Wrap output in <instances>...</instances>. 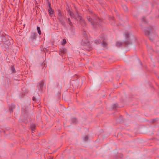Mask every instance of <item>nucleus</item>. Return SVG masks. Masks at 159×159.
I'll return each mask as SVG.
<instances>
[{
    "mask_svg": "<svg viewBox=\"0 0 159 159\" xmlns=\"http://www.w3.org/2000/svg\"><path fill=\"white\" fill-rule=\"evenodd\" d=\"M7 35L6 34H0V41L3 43L4 46L6 48H8L11 45V42H12V40H10L7 38Z\"/></svg>",
    "mask_w": 159,
    "mask_h": 159,
    "instance_id": "1",
    "label": "nucleus"
},
{
    "mask_svg": "<svg viewBox=\"0 0 159 159\" xmlns=\"http://www.w3.org/2000/svg\"><path fill=\"white\" fill-rule=\"evenodd\" d=\"M87 18L88 21L93 25L95 26L97 25L96 22L98 24L101 22V20L95 14L91 16H88Z\"/></svg>",
    "mask_w": 159,
    "mask_h": 159,
    "instance_id": "2",
    "label": "nucleus"
},
{
    "mask_svg": "<svg viewBox=\"0 0 159 159\" xmlns=\"http://www.w3.org/2000/svg\"><path fill=\"white\" fill-rule=\"evenodd\" d=\"M75 11V13L74 12H72L71 11H68V13L71 17L75 18H77V20H79L83 22L84 21L82 17L80 16L78 12L76 11Z\"/></svg>",
    "mask_w": 159,
    "mask_h": 159,
    "instance_id": "3",
    "label": "nucleus"
},
{
    "mask_svg": "<svg viewBox=\"0 0 159 159\" xmlns=\"http://www.w3.org/2000/svg\"><path fill=\"white\" fill-rule=\"evenodd\" d=\"M37 34L36 33H33L30 37V41L32 42H34L36 40Z\"/></svg>",
    "mask_w": 159,
    "mask_h": 159,
    "instance_id": "4",
    "label": "nucleus"
},
{
    "mask_svg": "<svg viewBox=\"0 0 159 159\" xmlns=\"http://www.w3.org/2000/svg\"><path fill=\"white\" fill-rule=\"evenodd\" d=\"M43 81H41L38 83L37 84V87L39 89H41L43 86Z\"/></svg>",
    "mask_w": 159,
    "mask_h": 159,
    "instance_id": "5",
    "label": "nucleus"
},
{
    "mask_svg": "<svg viewBox=\"0 0 159 159\" xmlns=\"http://www.w3.org/2000/svg\"><path fill=\"white\" fill-rule=\"evenodd\" d=\"M89 41L88 39H86L85 40L83 39L81 42V44L83 45H86L89 44Z\"/></svg>",
    "mask_w": 159,
    "mask_h": 159,
    "instance_id": "6",
    "label": "nucleus"
},
{
    "mask_svg": "<svg viewBox=\"0 0 159 159\" xmlns=\"http://www.w3.org/2000/svg\"><path fill=\"white\" fill-rule=\"evenodd\" d=\"M144 32L145 34L148 35L150 33V29L149 28H146Z\"/></svg>",
    "mask_w": 159,
    "mask_h": 159,
    "instance_id": "7",
    "label": "nucleus"
},
{
    "mask_svg": "<svg viewBox=\"0 0 159 159\" xmlns=\"http://www.w3.org/2000/svg\"><path fill=\"white\" fill-rule=\"evenodd\" d=\"M54 11H48L50 15V16H52V15H53Z\"/></svg>",
    "mask_w": 159,
    "mask_h": 159,
    "instance_id": "8",
    "label": "nucleus"
},
{
    "mask_svg": "<svg viewBox=\"0 0 159 159\" xmlns=\"http://www.w3.org/2000/svg\"><path fill=\"white\" fill-rule=\"evenodd\" d=\"M37 30H38V32L39 34H41V31L40 30V27L37 26Z\"/></svg>",
    "mask_w": 159,
    "mask_h": 159,
    "instance_id": "9",
    "label": "nucleus"
},
{
    "mask_svg": "<svg viewBox=\"0 0 159 159\" xmlns=\"http://www.w3.org/2000/svg\"><path fill=\"white\" fill-rule=\"evenodd\" d=\"M11 71L12 73H14L15 72V69L14 66H12L11 68Z\"/></svg>",
    "mask_w": 159,
    "mask_h": 159,
    "instance_id": "10",
    "label": "nucleus"
},
{
    "mask_svg": "<svg viewBox=\"0 0 159 159\" xmlns=\"http://www.w3.org/2000/svg\"><path fill=\"white\" fill-rule=\"evenodd\" d=\"M88 136L87 135H86L84 138V140L85 141H87L88 139Z\"/></svg>",
    "mask_w": 159,
    "mask_h": 159,
    "instance_id": "11",
    "label": "nucleus"
},
{
    "mask_svg": "<svg viewBox=\"0 0 159 159\" xmlns=\"http://www.w3.org/2000/svg\"><path fill=\"white\" fill-rule=\"evenodd\" d=\"M102 45L103 47H106L107 45V43H106V42H105L104 41H103Z\"/></svg>",
    "mask_w": 159,
    "mask_h": 159,
    "instance_id": "12",
    "label": "nucleus"
},
{
    "mask_svg": "<svg viewBox=\"0 0 159 159\" xmlns=\"http://www.w3.org/2000/svg\"><path fill=\"white\" fill-rule=\"evenodd\" d=\"M66 43V41L65 39H63L62 40L61 42V43L62 44H65Z\"/></svg>",
    "mask_w": 159,
    "mask_h": 159,
    "instance_id": "13",
    "label": "nucleus"
},
{
    "mask_svg": "<svg viewBox=\"0 0 159 159\" xmlns=\"http://www.w3.org/2000/svg\"><path fill=\"white\" fill-rule=\"evenodd\" d=\"M125 37L126 38H128L129 37V33H126L125 34Z\"/></svg>",
    "mask_w": 159,
    "mask_h": 159,
    "instance_id": "14",
    "label": "nucleus"
},
{
    "mask_svg": "<svg viewBox=\"0 0 159 159\" xmlns=\"http://www.w3.org/2000/svg\"><path fill=\"white\" fill-rule=\"evenodd\" d=\"M67 21L68 23H69V25L71 26L72 25V23L71 22L70 19L69 18H68L67 20Z\"/></svg>",
    "mask_w": 159,
    "mask_h": 159,
    "instance_id": "15",
    "label": "nucleus"
},
{
    "mask_svg": "<svg viewBox=\"0 0 159 159\" xmlns=\"http://www.w3.org/2000/svg\"><path fill=\"white\" fill-rule=\"evenodd\" d=\"M117 45L118 46H120L121 45L122 43L121 42H117Z\"/></svg>",
    "mask_w": 159,
    "mask_h": 159,
    "instance_id": "16",
    "label": "nucleus"
},
{
    "mask_svg": "<svg viewBox=\"0 0 159 159\" xmlns=\"http://www.w3.org/2000/svg\"><path fill=\"white\" fill-rule=\"evenodd\" d=\"M72 121L73 122H76V119L74 118H72Z\"/></svg>",
    "mask_w": 159,
    "mask_h": 159,
    "instance_id": "17",
    "label": "nucleus"
},
{
    "mask_svg": "<svg viewBox=\"0 0 159 159\" xmlns=\"http://www.w3.org/2000/svg\"><path fill=\"white\" fill-rule=\"evenodd\" d=\"M100 41H100L99 40H97L95 41V43H99V42Z\"/></svg>",
    "mask_w": 159,
    "mask_h": 159,
    "instance_id": "18",
    "label": "nucleus"
},
{
    "mask_svg": "<svg viewBox=\"0 0 159 159\" xmlns=\"http://www.w3.org/2000/svg\"><path fill=\"white\" fill-rule=\"evenodd\" d=\"M48 6H49V9H50V10H52V8H51V4L50 3H48Z\"/></svg>",
    "mask_w": 159,
    "mask_h": 159,
    "instance_id": "19",
    "label": "nucleus"
},
{
    "mask_svg": "<svg viewBox=\"0 0 159 159\" xmlns=\"http://www.w3.org/2000/svg\"><path fill=\"white\" fill-rule=\"evenodd\" d=\"M145 19V18H143L142 19V21L144 22H145V21L143 20V19Z\"/></svg>",
    "mask_w": 159,
    "mask_h": 159,
    "instance_id": "20",
    "label": "nucleus"
},
{
    "mask_svg": "<svg viewBox=\"0 0 159 159\" xmlns=\"http://www.w3.org/2000/svg\"><path fill=\"white\" fill-rule=\"evenodd\" d=\"M125 9L124 8V9H127V8L126 6H125Z\"/></svg>",
    "mask_w": 159,
    "mask_h": 159,
    "instance_id": "21",
    "label": "nucleus"
},
{
    "mask_svg": "<svg viewBox=\"0 0 159 159\" xmlns=\"http://www.w3.org/2000/svg\"><path fill=\"white\" fill-rule=\"evenodd\" d=\"M102 40H103V39H102Z\"/></svg>",
    "mask_w": 159,
    "mask_h": 159,
    "instance_id": "22",
    "label": "nucleus"
},
{
    "mask_svg": "<svg viewBox=\"0 0 159 159\" xmlns=\"http://www.w3.org/2000/svg\"><path fill=\"white\" fill-rule=\"evenodd\" d=\"M34 130L33 129H32V131H33Z\"/></svg>",
    "mask_w": 159,
    "mask_h": 159,
    "instance_id": "23",
    "label": "nucleus"
}]
</instances>
